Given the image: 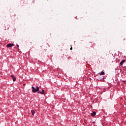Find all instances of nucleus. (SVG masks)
<instances>
[{
	"instance_id": "f257e3e1",
	"label": "nucleus",
	"mask_w": 126,
	"mask_h": 126,
	"mask_svg": "<svg viewBox=\"0 0 126 126\" xmlns=\"http://www.w3.org/2000/svg\"><path fill=\"white\" fill-rule=\"evenodd\" d=\"M32 91L33 93H36V92H38L40 89H39V87H36V88L34 87H32Z\"/></svg>"
},
{
	"instance_id": "f03ea898",
	"label": "nucleus",
	"mask_w": 126,
	"mask_h": 126,
	"mask_svg": "<svg viewBox=\"0 0 126 126\" xmlns=\"http://www.w3.org/2000/svg\"><path fill=\"white\" fill-rule=\"evenodd\" d=\"M13 46H14V44L12 43H9L7 44L6 47L7 48H10V47H13Z\"/></svg>"
},
{
	"instance_id": "7ed1b4c3",
	"label": "nucleus",
	"mask_w": 126,
	"mask_h": 126,
	"mask_svg": "<svg viewBox=\"0 0 126 126\" xmlns=\"http://www.w3.org/2000/svg\"><path fill=\"white\" fill-rule=\"evenodd\" d=\"M92 117H95L96 116V112L94 111L93 113H91Z\"/></svg>"
},
{
	"instance_id": "20e7f679",
	"label": "nucleus",
	"mask_w": 126,
	"mask_h": 126,
	"mask_svg": "<svg viewBox=\"0 0 126 126\" xmlns=\"http://www.w3.org/2000/svg\"><path fill=\"white\" fill-rule=\"evenodd\" d=\"M124 63H126V60H122L120 62V64H121V65H123V64H124Z\"/></svg>"
},
{
	"instance_id": "39448f33",
	"label": "nucleus",
	"mask_w": 126,
	"mask_h": 126,
	"mask_svg": "<svg viewBox=\"0 0 126 126\" xmlns=\"http://www.w3.org/2000/svg\"><path fill=\"white\" fill-rule=\"evenodd\" d=\"M38 93H40V94H45V91L42 90V92L39 91Z\"/></svg>"
},
{
	"instance_id": "423d86ee",
	"label": "nucleus",
	"mask_w": 126,
	"mask_h": 126,
	"mask_svg": "<svg viewBox=\"0 0 126 126\" xmlns=\"http://www.w3.org/2000/svg\"><path fill=\"white\" fill-rule=\"evenodd\" d=\"M99 75H104L105 74V72L104 71H101V72L98 73Z\"/></svg>"
},
{
	"instance_id": "0eeeda50",
	"label": "nucleus",
	"mask_w": 126,
	"mask_h": 126,
	"mask_svg": "<svg viewBox=\"0 0 126 126\" xmlns=\"http://www.w3.org/2000/svg\"><path fill=\"white\" fill-rule=\"evenodd\" d=\"M31 113H32V116H34V115L35 114V111H34V110H32Z\"/></svg>"
},
{
	"instance_id": "6e6552de",
	"label": "nucleus",
	"mask_w": 126,
	"mask_h": 126,
	"mask_svg": "<svg viewBox=\"0 0 126 126\" xmlns=\"http://www.w3.org/2000/svg\"><path fill=\"white\" fill-rule=\"evenodd\" d=\"M12 79H13V81H16V78H15V77H14Z\"/></svg>"
},
{
	"instance_id": "1a4fd4ad",
	"label": "nucleus",
	"mask_w": 126,
	"mask_h": 126,
	"mask_svg": "<svg viewBox=\"0 0 126 126\" xmlns=\"http://www.w3.org/2000/svg\"><path fill=\"white\" fill-rule=\"evenodd\" d=\"M10 76H11V77H12V79L14 78V77H14V75H11Z\"/></svg>"
},
{
	"instance_id": "9d476101",
	"label": "nucleus",
	"mask_w": 126,
	"mask_h": 126,
	"mask_svg": "<svg viewBox=\"0 0 126 126\" xmlns=\"http://www.w3.org/2000/svg\"><path fill=\"white\" fill-rule=\"evenodd\" d=\"M25 85H26L25 84H23V86H25Z\"/></svg>"
},
{
	"instance_id": "9b49d317",
	"label": "nucleus",
	"mask_w": 126,
	"mask_h": 126,
	"mask_svg": "<svg viewBox=\"0 0 126 126\" xmlns=\"http://www.w3.org/2000/svg\"><path fill=\"white\" fill-rule=\"evenodd\" d=\"M70 50H72V47H71V48H70Z\"/></svg>"
},
{
	"instance_id": "f8f14e48",
	"label": "nucleus",
	"mask_w": 126,
	"mask_h": 126,
	"mask_svg": "<svg viewBox=\"0 0 126 126\" xmlns=\"http://www.w3.org/2000/svg\"><path fill=\"white\" fill-rule=\"evenodd\" d=\"M8 28H9V27H8V28H7V29H8Z\"/></svg>"
},
{
	"instance_id": "ddd939ff",
	"label": "nucleus",
	"mask_w": 126,
	"mask_h": 126,
	"mask_svg": "<svg viewBox=\"0 0 126 126\" xmlns=\"http://www.w3.org/2000/svg\"><path fill=\"white\" fill-rule=\"evenodd\" d=\"M17 47H19V45H17Z\"/></svg>"
},
{
	"instance_id": "4468645a",
	"label": "nucleus",
	"mask_w": 126,
	"mask_h": 126,
	"mask_svg": "<svg viewBox=\"0 0 126 126\" xmlns=\"http://www.w3.org/2000/svg\"><path fill=\"white\" fill-rule=\"evenodd\" d=\"M77 126V125H76V126Z\"/></svg>"
}]
</instances>
